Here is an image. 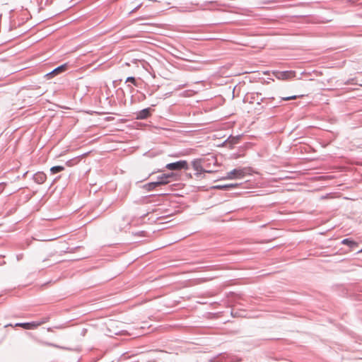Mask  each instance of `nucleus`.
<instances>
[{
  "label": "nucleus",
  "instance_id": "1",
  "mask_svg": "<svg viewBox=\"0 0 362 362\" xmlns=\"http://www.w3.org/2000/svg\"><path fill=\"white\" fill-rule=\"evenodd\" d=\"M202 161L204 173H212L216 171V170L214 169V168L218 166L216 156H209L206 158H202Z\"/></svg>",
  "mask_w": 362,
  "mask_h": 362
},
{
  "label": "nucleus",
  "instance_id": "2",
  "mask_svg": "<svg viewBox=\"0 0 362 362\" xmlns=\"http://www.w3.org/2000/svg\"><path fill=\"white\" fill-rule=\"evenodd\" d=\"M272 74L279 80H288L296 76L294 71H274Z\"/></svg>",
  "mask_w": 362,
  "mask_h": 362
},
{
  "label": "nucleus",
  "instance_id": "3",
  "mask_svg": "<svg viewBox=\"0 0 362 362\" xmlns=\"http://www.w3.org/2000/svg\"><path fill=\"white\" fill-rule=\"evenodd\" d=\"M166 168L170 170H177L181 169H187L188 164L185 160H179L175 163H170L167 164Z\"/></svg>",
  "mask_w": 362,
  "mask_h": 362
},
{
  "label": "nucleus",
  "instance_id": "4",
  "mask_svg": "<svg viewBox=\"0 0 362 362\" xmlns=\"http://www.w3.org/2000/svg\"><path fill=\"white\" fill-rule=\"evenodd\" d=\"M66 70H67V64H62L61 66H59L57 68L54 69L52 71L46 74L45 75V77L47 79H51L54 76H55L57 75H59V74H62L63 72H65Z\"/></svg>",
  "mask_w": 362,
  "mask_h": 362
},
{
  "label": "nucleus",
  "instance_id": "5",
  "mask_svg": "<svg viewBox=\"0 0 362 362\" xmlns=\"http://www.w3.org/2000/svg\"><path fill=\"white\" fill-rule=\"evenodd\" d=\"M245 172L243 169H233V170L227 173V175L224 179L231 180L234 178H241L244 177Z\"/></svg>",
  "mask_w": 362,
  "mask_h": 362
},
{
  "label": "nucleus",
  "instance_id": "6",
  "mask_svg": "<svg viewBox=\"0 0 362 362\" xmlns=\"http://www.w3.org/2000/svg\"><path fill=\"white\" fill-rule=\"evenodd\" d=\"M192 165L193 169L195 171H197V173H195V175L197 176H199L202 173H204L202 159H197V160H193L192 162Z\"/></svg>",
  "mask_w": 362,
  "mask_h": 362
},
{
  "label": "nucleus",
  "instance_id": "7",
  "mask_svg": "<svg viewBox=\"0 0 362 362\" xmlns=\"http://www.w3.org/2000/svg\"><path fill=\"white\" fill-rule=\"evenodd\" d=\"M39 326H40V322H37L36 321L31 322H20L15 325V327H21L25 329H34Z\"/></svg>",
  "mask_w": 362,
  "mask_h": 362
},
{
  "label": "nucleus",
  "instance_id": "8",
  "mask_svg": "<svg viewBox=\"0 0 362 362\" xmlns=\"http://www.w3.org/2000/svg\"><path fill=\"white\" fill-rule=\"evenodd\" d=\"M173 176V173L163 174L158 177L157 184L158 186L167 185L170 182L169 179Z\"/></svg>",
  "mask_w": 362,
  "mask_h": 362
},
{
  "label": "nucleus",
  "instance_id": "9",
  "mask_svg": "<svg viewBox=\"0 0 362 362\" xmlns=\"http://www.w3.org/2000/svg\"><path fill=\"white\" fill-rule=\"evenodd\" d=\"M151 109L147 107L136 113V119H145L151 116Z\"/></svg>",
  "mask_w": 362,
  "mask_h": 362
},
{
  "label": "nucleus",
  "instance_id": "10",
  "mask_svg": "<svg viewBox=\"0 0 362 362\" xmlns=\"http://www.w3.org/2000/svg\"><path fill=\"white\" fill-rule=\"evenodd\" d=\"M34 181L39 185L43 184L47 180V175L42 172H37L33 175Z\"/></svg>",
  "mask_w": 362,
  "mask_h": 362
},
{
  "label": "nucleus",
  "instance_id": "11",
  "mask_svg": "<svg viewBox=\"0 0 362 362\" xmlns=\"http://www.w3.org/2000/svg\"><path fill=\"white\" fill-rule=\"evenodd\" d=\"M158 185L157 182H149L144 185V188L147 191H152L156 189Z\"/></svg>",
  "mask_w": 362,
  "mask_h": 362
},
{
  "label": "nucleus",
  "instance_id": "12",
  "mask_svg": "<svg viewBox=\"0 0 362 362\" xmlns=\"http://www.w3.org/2000/svg\"><path fill=\"white\" fill-rule=\"evenodd\" d=\"M341 243L343 245H348L350 247H356L357 245L356 242H354V240H351L349 238H345V239L342 240Z\"/></svg>",
  "mask_w": 362,
  "mask_h": 362
},
{
  "label": "nucleus",
  "instance_id": "13",
  "mask_svg": "<svg viewBox=\"0 0 362 362\" xmlns=\"http://www.w3.org/2000/svg\"><path fill=\"white\" fill-rule=\"evenodd\" d=\"M64 170V166L57 165V166L52 167L50 168V172L52 173V174H56V173L63 171Z\"/></svg>",
  "mask_w": 362,
  "mask_h": 362
},
{
  "label": "nucleus",
  "instance_id": "14",
  "mask_svg": "<svg viewBox=\"0 0 362 362\" xmlns=\"http://www.w3.org/2000/svg\"><path fill=\"white\" fill-rule=\"evenodd\" d=\"M126 82H130L134 84L135 86H138L137 81L136 78L133 76H129L126 79Z\"/></svg>",
  "mask_w": 362,
  "mask_h": 362
},
{
  "label": "nucleus",
  "instance_id": "15",
  "mask_svg": "<svg viewBox=\"0 0 362 362\" xmlns=\"http://www.w3.org/2000/svg\"><path fill=\"white\" fill-rule=\"evenodd\" d=\"M299 96L298 95H291V96H288V97H283L281 98V100H284V101H287V100H295L296 98H298Z\"/></svg>",
  "mask_w": 362,
  "mask_h": 362
},
{
  "label": "nucleus",
  "instance_id": "16",
  "mask_svg": "<svg viewBox=\"0 0 362 362\" xmlns=\"http://www.w3.org/2000/svg\"><path fill=\"white\" fill-rule=\"evenodd\" d=\"M214 188L218 189H227V186H226V185H218L214 186Z\"/></svg>",
  "mask_w": 362,
  "mask_h": 362
},
{
  "label": "nucleus",
  "instance_id": "17",
  "mask_svg": "<svg viewBox=\"0 0 362 362\" xmlns=\"http://www.w3.org/2000/svg\"><path fill=\"white\" fill-rule=\"evenodd\" d=\"M226 186H227V189H235V188H236L238 186V185L236 184V183H235V184H228V185H226Z\"/></svg>",
  "mask_w": 362,
  "mask_h": 362
},
{
  "label": "nucleus",
  "instance_id": "18",
  "mask_svg": "<svg viewBox=\"0 0 362 362\" xmlns=\"http://www.w3.org/2000/svg\"><path fill=\"white\" fill-rule=\"evenodd\" d=\"M49 320V317H44L43 319H42L40 321H36L37 322H40V325H42V324H45L47 322H48Z\"/></svg>",
  "mask_w": 362,
  "mask_h": 362
},
{
  "label": "nucleus",
  "instance_id": "19",
  "mask_svg": "<svg viewBox=\"0 0 362 362\" xmlns=\"http://www.w3.org/2000/svg\"><path fill=\"white\" fill-rule=\"evenodd\" d=\"M142 6V4H139L137 6H136L133 10L130 11V13H132L137 11L141 6Z\"/></svg>",
  "mask_w": 362,
  "mask_h": 362
},
{
  "label": "nucleus",
  "instance_id": "20",
  "mask_svg": "<svg viewBox=\"0 0 362 362\" xmlns=\"http://www.w3.org/2000/svg\"><path fill=\"white\" fill-rule=\"evenodd\" d=\"M46 345H48V346H55V347H57V346L52 344V343H45Z\"/></svg>",
  "mask_w": 362,
  "mask_h": 362
},
{
  "label": "nucleus",
  "instance_id": "21",
  "mask_svg": "<svg viewBox=\"0 0 362 362\" xmlns=\"http://www.w3.org/2000/svg\"><path fill=\"white\" fill-rule=\"evenodd\" d=\"M67 165L70 166L71 165V160H69L66 162Z\"/></svg>",
  "mask_w": 362,
  "mask_h": 362
},
{
  "label": "nucleus",
  "instance_id": "22",
  "mask_svg": "<svg viewBox=\"0 0 362 362\" xmlns=\"http://www.w3.org/2000/svg\"><path fill=\"white\" fill-rule=\"evenodd\" d=\"M8 326H13V325H12L11 324L6 325H5V327H8Z\"/></svg>",
  "mask_w": 362,
  "mask_h": 362
},
{
  "label": "nucleus",
  "instance_id": "23",
  "mask_svg": "<svg viewBox=\"0 0 362 362\" xmlns=\"http://www.w3.org/2000/svg\"><path fill=\"white\" fill-rule=\"evenodd\" d=\"M361 251H362V250Z\"/></svg>",
  "mask_w": 362,
  "mask_h": 362
}]
</instances>
